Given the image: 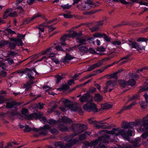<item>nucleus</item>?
Segmentation results:
<instances>
[{
  "label": "nucleus",
  "mask_w": 148,
  "mask_h": 148,
  "mask_svg": "<svg viewBox=\"0 0 148 148\" xmlns=\"http://www.w3.org/2000/svg\"><path fill=\"white\" fill-rule=\"evenodd\" d=\"M133 133V130H129L127 132H125L124 130L117 128L108 132V133L111 134L112 136H118L121 135L125 140H129L130 137L132 136Z\"/></svg>",
  "instance_id": "obj_1"
},
{
  "label": "nucleus",
  "mask_w": 148,
  "mask_h": 148,
  "mask_svg": "<svg viewBox=\"0 0 148 148\" xmlns=\"http://www.w3.org/2000/svg\"><path fill=\"white\" fill-rule=\"evenodd\" d=\"M92 100L87 103L83 106L84 109L88 112L92 111L94 112H97L98 111L97 105L92 102Z\"/></svg>",
  "instance_id": "obj_2"
},
{
  "label": "nucleus",
  "mask_w": 148,
  "mask_h": 148,
  "mask_svg": "<svg viewBox=\"0 0 148 148\" xmlns=\"http://www.w3.org/2000/svg\"><path fill=\"white\" fill-rule=\"evenodd\" d=\"M109 136L108 135H106L105 136H102L101 137L99 138L96 140H95L91 142L89 145L91 146H94L95 147L97 146L99 143L102 142L106 143V141L107 139L109 138V136Z\"/></svg>",
  "instance_id": "obj_3"
},
{
  "label": "nucleus",
  "mask_w": 148,
  "mask_h": 148,
  "mask_svg": "<svg viewBox=\"0 0 148 148\" xmlns=\"http://www.w3.org/2000/svg\"><path fill=\"white\" fill-rule=\"evenodd\" d=\"M67 84L63 83L62 84L60 87L57 88L56 89L60 92H66L67 90L70 88V86H71L72 84H74L75 82L73 79H70L67 81Z\"/></svg>",
  "instance_id": "obj_4"
},
{
  "label": "nucleus",
  "mask_w": 148,
  "mask_h": 148,
  "mask_svg": "<svg viewBox=\"0 0 148 148\" xmlns=\"http://www.w3.org/2000/svg\"><path fill=\"white\" fill-rule=\"evenodd\" d=\"M127 44L131 47V48L136 49L140 53L141 52H140V51H142L143 50H145V47H141L139 44L135 41H133L132 40H129Z\"/></svg>",
  "instance_id": "obj_5"
},
{
  "label": "nucleus",
  "mask_w": 148,
  "mask_h": 148,
  "mask_svg": "<svg viewBox=\"0 0 148 148\" xmlns=\"http://www.w3.org/2000/svg\"><path fill=\"white\" fill-rule=\"evenodd\" d=\"M39 118L40 121L45 123L46 121V118L44 116L40 117L39 118L38 116V115L37 114L34 113L31 114L28 116L26 117V119L28 120L33 119H37Z\"/></svg>",
  "instance_id": "obj_6"
},
{
  "label": "nucleus",
  "mask_w": 148,
  "mask_h": 148,
  "mask_svg": "<svg viewBox=\"0 0 148 148\" xmlns=\"http://www.w3.org/2000/svg\"><path fill=\"white\" fill-rule=\"evenodd\" d=\"M92 100V97L90 96L88 93H86L80 98V100L81 102H89L90 101Z\"/></svg>",
  "instance_id": "obj_7"
},
{
  "label": "nucleus",
  "mask_w": 148,
  "mask_h": 148,
  "mask_svg": "<svg viewBox=\"0 0 148 148\" xmlns=\"http://www.w3.org/2000/svg\"><path fill=\"white\" fill-rule=\"evenodd\" d=\"M89 123L90 124H92L94 125V126L97 129L100 128H106L107 126L102 124V121H99L97 122L96 121H90Z\"/></svg>",
  "instance_id": "obj_8"
},
{
  "label": "nucleus",
  "mask_w": 148,
  "mask_h": 148,
  "mask_svg": "<svg viewBox=\"0 0 148 148\" xmlns=\"http://www.w3.org/2000/svg\"><path fill=\"white\" fill-rule=\"evenodd\" d=\"M79 127L78 130L79 132H83L84 130H86L87 128L86 126L85 125H79L78 124H73L72 126V128L73 129L74 128H76Z\"/></svg>",
  "instance_id": "obj_9"
},
{
  "label": "nucleus",
  "mask_w": 148,
  "mask_h": 148,
  "mask_svg": "<svg viewBox=\"0 0 148 148\" xmlns=\"http://www.w3.org/2000/svg\"><path fill=\"white\" fill-rule=\"evenodd\" d=\"M41 16L40 14L39 13H38L34 15L31 18H28L25 19V23L26 24L28 23L33 21L35 18Z\"/></svg>",
  "instance_id": "obj_10"
},
{
  "label": "nucleus",
  "mask_w": 148,
  "mask_h": 148,
  "mask_svg": "<svg viewBox=\"0 0 148 148\" xmlns=\"http://www.w3.org/2000/svg\"><path fill=\"white\" fill-rule=\"evenodd\" d=\"M81 36H79L76 38V41L79 44V45L80 46L82 45H84L86 44V42L87 40L82 38Z\"/></svg>",
  "instance_id": "obj_11"
},
{
  "label": "nucleus",
  "mask_w": 148,
  "mask_h": 148,
  "mask_svg": "<svg viewBox=\"0 0 148 148\" xmlns=\"http://www.w3.org/2000/svg\"><path fill=\"white\" fill-rule=\"evenodd\" d=\"M69 38V35L64 34L60 38V44L62 45H68L66 44L65 41L67 39V38Z\"/></svg>",
  "instance_id": "obj_12"
},
{
  "label": "nucleus",
  "mask_w": 148,
  "mask_h": 148,
  "mask_svg": "<svg viewBox=\"0 0 148 148\" xmlns=\"http://www.w3.org/2000/svg\"><path fill=\"white\" fill-rule=\"evenodd\" d=\"M34 83L33 80H31L27 82L26 84H25L23 86V88L25 89V90L27 92L31 88V85Z\"/></svg>",
  "instance_id": "obj_13"
},
{
  "label": "nucleus",
  "mask_w": 148,
  "mask_h": 148,
  "mask_svg": "<svg viewBox=\"0 0 148 148\" xmlns=\"http://www.w3.org/2000/svg\"><path fill=\"white\" fill-rule=\"evenodd\" d=\"M68 34L69 35V38H74L75 37H76V38H77L79 36H82L81 33L79 32L77 33L74 31L72 32L71 33Z\"/></svg>",
  "instance_id": "obj_14"
},
{
  "label": "nucleus",
  "mask_w": 148,
  "mask_h": 148,
  "mask_svg": "<svg viewBox=\"0 0 148 148\" xmlns=\"http://www.w3.org/2000/svg\"><path fill=\"white\" fill-rule=\"evenodd\" d=\"M10 40L11 42H14L16 45L22 46L23 45L22 41L21 38H10Z\"/></svg>",
  "instance_id": "obj_15"
},
{
  "label": "nucleus",
  "mask_w": 148,
  "mask_h": 148,
  "mask_svg": "<svg viewBox=\"0 0 148 148\" xmlns=\"http://www.w3.org/2000/svg\"><path fill=\"white\" fill-rule=\"evenodd\" d=\"M79 52L80 54H84L88 52V48L85 46H80L78 48Z\"/></svg>",
  "instance_id": "obj_16"
},
{
  "label": "nucleus",
  "mask_w": 148,
  "mask_h": 148,
  "mask_svg": "<svg viewBox=\"0 0 148 148\" xmlns=\"http://www.w3.org/2000/svg\"><path fill=\"white\" fill-rule=\"evenodd\" d=\"M116 80H109L108 81L106 82V84H107V87H106L105 88V89L107 88V87H113L115 86L116 84Z\"/></svg>",
  "instance_id": "obj_17"
},
{
  "label": "nucleus",
  "mask_w": 148,
  "mask_h": 148,
  "mask_svg": "<svg viewBox=\"0 0 148 148\" xmlns=\"http://www.w3.org/2000/svg\"><path fill=\"white\" fill-rule=\"evenodd\" d=\"M74 58L72 57L69 53H66V56L64 57L63 59V62L64 63H68L69 62V61Z\"/></svg>",
  "instance_id": "obj_18"
},
{
  "label": "nucleus",
  "mask_w": 148,
  "mask_h": 148,
  "mask_svg": "<svg viewBox=\"0 0 148 148\" xmlns=\"http://www.w3.org/2000/svg\"><path fill=\"white\" fill-rule=\"evenodd\" d=\"M136 104V103L135 102L132 103L129 106H125L123 107L121 111L119 112L118 113L119 114H121L123 111L129 110L131 108L132 106H134Z\"/></svg>",
  "instance_id": "obj_19"
},
{
  "label": "nucleus",
  "mask_w": 148,
  "mask_h": 148,
  "mask_svg": "<svg viewBox=\"0 0 148 148\" xmlns=\"http://www.w3.org/2000/svg\"><path fill=\"white\" fill-rule=\"evenodd\" d=\"M127 84L128 86H134L136 84V81L133 79H130L129 80L127 81Z\"/></svg>",
  "instance_id": "obj_20"
},
{
  "label": "nucleus",
  "mask_w": 148,
  "mask_h": 148,
  "mask_svg": "<svg viewBox=\"0 0 148 148\" xmlns=\"http://www.w3.org/2000/svg\"><path fill=\"white\" fill-rule=\"evenodd\" d=\"M55 145L56 147H59L61 148H66L67 147L70 146L71 145L68 144L66 145H64L61 142H56L55 144Z\"/></svg>",
  "instance_id": "obj_21"
},
{
  "label": "nucleus",
  "mask_w": 148,
  "mask_h": 148,
  "mask_svg": "<svg viewBox=\"0 0 148 148\" xmlns=\"http://www.w3.org/2000/svg\"><path fill=\"white\" fill-rule=\"evenodd\" d=\"M113 106L112 103H108L102 105V106L103 109H108L112 108Z\"/></svg>",
  "instance_id": "obj_22"
},
{
  "label": "nucleus",
  "mask_w": 148,
  "mask_h": 148,
  "mask_svg": "<svg viewBox=\"0 0 148 148\" xmlns=\"http://www.w3.org/2000/svg\"><path fill=\"white\" fill-rule=\"evenodd\" d=\"M94 100L97 102H100L103 99V97L99 93L96 94L94 97Z\"/></svg>",
  "instance_id": "obj_23"
},
{
  "label": "nucleus",
  "mask_w": 148,
  "mask_h": 148,
  "mask_svg": "<svg viewBox=\"0 0 148 148\" xmlns=\"http://www.w3.org/2000/svg\"><path fill=\"white\" fill-rule=\"evenodd\" d=\"M65 47H68V46L67 45L63 46L62 45H58L55 47V49L58 51H65L64 50V48Z\"/></svg>",
  "instance_id": "obj_24"
},
{
  "label": "nucleus",
  "mask_w": 148,
  "mask_h": 148,
  "mask_svg": "<svg viewBox=\"0 0 148 148\" xmlns=\"http://www.w3.org/2000/svg\"><path fill=\"white\" fill-rule=\"evenodd\" d=\"M144 84H145V86L144 87H140V90H139L138 92H143L147 91L146 86L148 85V82H145L144 83Z\"/></svg>",
  "instance_id": "obj_25"
},
{
  "label": "nucleus",
  "mask_w": 148,
  "mask_h": 148,
  "mask_svg": "<svg viewBox=\"0 0 148 148\" xmlns=\"http://www.w3.org/2000/svg\"><path fill=\"white\" fill-rule=\"evenodd\" d=\"M141 128H139L137 129V131L139 132H140L144 130L143 129V128H145V130L147 131H148V124H144L143 126H141Z\"/></svg>",
  "instance_id": "obj_26"
},
{
  "label": "nucleus",
  "mask_w": 148,
  "mask_h": 148,
  "mask_svg": "<svg viewBox=\"0 0 148 148\" xmlns=\"http://www.w3.org/2000/svg\"><path fill=\"white\" fill-rule=\"evenodd\" d=\"M121 126L122 128L124 129L131 128L130 124L125 122H123Z\"/></svg>",
  "instance_id": "obj_27"
},
{
  "label": "nucleus",
  "mask_w": 148,
  "mask_h": 148,
  "mask_svg": "<svg viewBox=\"0 0 148 148\" xmlns=\"http://www.w3.org/2000/svg\"><path fill=\"white\" fill-rule=\"evenodd\" d=\"M100 27L98 26L96 24L94 27L90 28L91 32H94L95 31H99Z\"/></svg>",
  "instance_id": "obj_28"
},
{
  "label": "nucleus",
  "mask_w": 148,
  "mask_h": 148,
  "mask_svg": "<svg viewBox=\"0 0 148 148\" xmlns=\"http://www.w3.org/2000/svg\"><path fill=\"white\" fill-rule=\"evenodd\" d=\"M106 87H107V84L106 85L104 86L103 90H102V91L104 92H110L111 91V90L113 89L112 88H110V87H107V88H106L105 89V88Z\"/></svg>",
  "instance_id": "obj_29"
},
{
  "label": "nucleus",
  "mask_w": 148,
  "mask_h": 148,
  "mask_svg": "<svg viewBox=\"0 0 148 148\" xmlns=\"http://www.w3.org/2000/svg\"><path fill=\"white\" fill-rule=\"evenodd\" d=\"M119 83L120 86L123 88L125 87L127 85L126 82L124 80H119Z\"/></svg>",
  "instance_id": "obj_30"
},
{
  "label": "nucleus",
  "mask_w": 148,
  "mask_h": 148,
  "mask_svg": "<svg viewBox=\"0 0 148 148\" xmlns=\"http://www.w3.org/2000/svg\"><path fill=\"white\" fill-rule=\"evenodd\" d=\"M16 46V44L14 42H10L9 43V47L11 49H14Z\"/></svg>",
  "instance_id": "obj_31"
},
{
  "label": "nucleus",
  "mask_w": 148,
  "mask_h": 148,
  "mask_svg": "<svg viewBox=\"0 0 148 148\" xmlns=\"http://www.w3.org/2000/svg\"><path fill=\"white\" fill-rule=\"evenodd\" d=\"M90 5V4H88L86 3H85V10H88L90 9L91 7H93L95 6V5L93 6V5Z\"/></svg>",
  "instance_id": "obj_32"
},
{
  "label": "nucleus",
  "mask_w": 148,
  "mask_h": 148,
  "mask_svg": "<svg viewBox=\"0 0 148 148\" xmlns=\"http://www.w3.org/2000/svg\"><path fill=\"white\" fill-rule=\"evenodd\" d=\"M78 9L81 10H85V4L82 3L77 6Z\"/></svg>",
  "instance_id": "obj_33"
},
{
  "label": "nucleus",
  "mask_w": 148,
  "mask_h": 148,
  "mask_svg": "<svg viewBox=\"0 0 148 148\" xmlns=\"http://www.w3.org/2000/svg\"><path fill=\"white\" fill-rule=\"evenodd\" d=\"M62 120L63 121L66 123H69L71 121V120L66 117H64L62 118Z\"/></svg>",
  "instance_id": "obj_34"
},
{
  "label": "nucleus",
  "mask_w": 148,
  "mask_h": 148,
  "mask_svg": "<svg viewBox=\"0 0 148 148\" xmlns=\"http://www.w3.org/2000/svg\"><path fill=\"white\" fill-rule=\"evenodd\" d=\"M55 77L56 79V83L58 84L60 82V80L62 79V77L60 75H57L55 76Z\"/></svg>",
  "instance_id": "obj_35"
},
{
  "label": "nucleus",
  "mask_w": 148,
  "mask_h": 148,
  "mask_svg": "<svg viewBox=\"0 0 148 148\" xmlns=\"http://www.w3.org/2000/svg\"><path fill=\"white\" fill-rule=\"evenodd\" d=\"M103 33L99 32H96L93 34V36L95 38L101 37L103 36Z\"/></svg>",
  "instance_id": "obj_36"
},
{
  "label": "nucleus",
  "mask_w": 148,
  "mask_h": 148,
  "mask_svg": "<svg viewBox=\"0 0 148 148\" xmlns=\"http://www.w3.org/2000/svg\"><path fill=\"white\" fill-rule=\"evenodd\" d=\"M9 15L11 17H16L18 16V14L17 12L15 11L13 12L10 13Z\"/></svg>",
  "instance_id": "obj_37"
},
{
  "label": "nucleus",
  "mask_w": 148,
  "mask_h": 148,
  "mask_svg": "<svg viewBox=\"0 0 148 148\" xmlns=\"http://www.w3.org/2000/svg\"><path fill=\"white\" fill-rule=\"evenodd\" d=\"M104 20H100L96 22V25L99 27L100 26H102L103 24V22Z\"/></svg>",
  "instance_id": "obj_38"
},
{
  "label": "nucleus",
  "mask_w": 148,
  "mask_h": 148,
  "mask_svg": "<svg viewBox=\"0 0 148 148\" xmlns=\"http://www.w3.org/2000/svg\"><path fill=\"white\" fill-rule=\"evenodd\" d=\"M52 47H50V48H48L47 50L45 51H43L41 52V55H44L46 54L50 50L52 49Z\"/></svg>",
  "instance_id": "obj_39"
},
{
  "label": "nucleus",
  "mask_w": 148,
  "mask_h": 148,
  "mask_svg": "<svg viewBox=\"0 0 148 148\" xmlns=\"http://www.w3.org/2000/svg\"><path fill=\"white\" fill-rule=\"evenodd\" d=\"M97 51L100 52H104L105 51V49L103 47H97L96 49Z\"/></svg>",
  "instance_id": "obj_40"
},
{
  "label": "nucleus",
  "mask_w": 148,
  "mask_h": 148,
  "mask_svg": "<svg viewBox=\"0 0 148 148\" xmlns=\"http://www.w3.org/2000/svg\"><path fill=\"white\" fill-rule=\"evenodd\" d=\"M15 72L17 73H21V74H23L26 73V70L25 69L19 70L16 71Z\"/></svg>",
  "instance_id": "obj_41"
},
{
  "label": "nucleus",
  "mask_w": 148,
  "mask_h": 148,
  "mask_svg": "<svg viewBox=\"0 0 148 148\" xmlns=\"http://www.w3.org/2000/svg\"><path fill=\"white\" fill-rule=\"evenodd\" d=\"M61 7L63 8V10L64 9H69L71 7V5H69L68 4L65 5H61Z\"/></svg>",
  "instance_id": "obj_42"
},
{
  "label": "nucleus",
  "mask_w": 148,
  "mask_h": 148,
  "mask_svg": "<svg viewBox=\"0 0 148 148\" xmlns=\"http://www.w3.org/2000/svg\"><path fill=\"white\" fill-rule=\"evenodd\" d=\"M88 133L89 134H88V132H85L83 134L80 135L79 137V139L81 140L84 139L85 138V137L86 136L87 134L89 135L90 134V132H89Z\"/></svg>",
  "instance_id": "obj_43"
},
{
  "label": "nucleus",
  "mask_w": 148,
  "mask_h": 148,
  "mask_svg": "<svg viewBox=\"0 0 148 148\" xmlns=\"http://www.w3.org/2000/svg\"><path fill=\"white\" fill-rule=\"evenodd\" d=\"M1 47H2L3 46H5L8 43V41H4L1 40Z\"/></svg>",
  "instance_id": "obj_44"
},
{
  "label": "nucleus",
  "mask_w": 148,
  "mask_h": 148,
  "mask_svg": "<svg viewBox=\"0 0 148 148\" xmlns=\"http://www.w3.org/2000/svg\"><path fill=\"white\" fill-rule=\"evenodd\" d=\"M129 24V23L127 22H123L121 24H118L115 26L114 27V28H116L118 26H120L121 25H128Z\"/></svg>",
  "instance_id": "obj_45"
},
{
  "label": "nucleus",
  "mask_w": 148,
  "mask_h": 148,
  "mask_svg": "<svg viewBox=\"0 0 148 148\" xmlns=\"http://www.w3.org/2000/svg\"><path fill=\"white\" fill-rule=\"evenodd\" d=\"M95 68L99 67L102 64V62L101 61H99L98 63L93 64Z\"/></svg>",
  "instance_id": "obj_46"
},
{
  "label": "nucleus",
  "mask_w": 148,
  "mask_h": 148,
  "mask_svg": "<svg viewBox=\"0 0 148 148\" xmlns=\"http://www.w3.org/2000/svg\"><path fill=\"white\" fill-rule=\"evenodd\" d=\"M139 104L140 106L143 108H146L147 107V105L146 103L143 101H141L140 102Z\"/></svg>",
  "instance_id": "obj_47"
},
{
  "label": "nucleus",
  "mask_w": 148,
  "mask_h": 148,
  "mask_svg": "<svg viewBox=\"0 0 148 148\" xmlns=\"http://www.w3.org/2000/svg\"><path fill=\"white\" fill-rule=\"evenodd\" d=\"M112 44L115 45H119L121 44V42L118 41H114L112 42Z\"/></svg>",
  "instance_id": "obj_48"
},
{
  "label": "nucleus",
  "mask_w": 148,
  "mask_h": 148,
  "mask_svg": "<svg viewBox=\"0 0 148 148\" xmlns=\"http://www.w3.org/2000/svg\"><path fill=\"white\" fill-rule=\"evenodd\" d=\"M5 30L8 32V33L11 34H14L16 33L14 31H12L11 29L10 28L7 29H5Z\"/></svg>",
  "instance_id": "obj_49"
},
{
  "label": "nucleus",
  "mask_w": 148,
  "mask_h": 148,
  "mask_svg": "<svg viewBox=\"0 0 148 148\" xmlns=\"http://www.w3.org/2000/svg\"><path fill=\"white\" fill-rule=\"evenodd\" d=\"M88 51L90 53L93 54L97 53L96 52L95 50L92 48H90L89 49H88Z\"/></svg>",
  "instance_id": "obj_50"
},
{
  "label": "nucleus",
  "mask_w": 148,
  "mask_h": 148,
  "mask_svg": "<svg viewBox=\"0 0 148 148\" xmlns=\"http://www.w3.org/2000/svg\"><path fill=\"white\" fill-rule=\"evenodd\" d=\"M95 68L94 64L91 65L88 69L86 71H92V70L95 69Z\"/></svg>",
  "instance_id": "obj_51"
},
{
  "label": "nucleus",
  "mask_w": 148,
  "mask_h": 148,
  "mask_svg": "<svg viewBox=\"0 0 148 148\" xmlns=\"http://www.w3.org/2000/svg\"><path fill=\"white\" fill-rule=\"evenodd\" d=\"M6 60L8 61V63L10 64H13L14 63L13 60L10 58H7Z\"/></svg>",
  "instance_id": "obj_52"
},
{
  "label": "nucleus",
  "mask_w": 148,
  "mask_h": 148,
  "mask_svg": "<svg viewBox=\"0 0 148 148\" xmlns=\"http://www.w3.org/2000/svg\"><path fill=\"white\" fill-rule=\"evenodd\" d=\"M96 89L93 87H90L88 90V92H96Z\"/></svg>",
  "instance_id": "obj_53"
},
{
  "label": "nucleus",
  "mask_w": 148,
  "mask_h": 148,
  "mask_svg": "<svg viewBox=\"0 0 148 148\" xmlns=\"http://www.w3.org/2000/svg\"><path fill=\"white\" fill-rule=\"evenodd\" d=\"M147 39L145 38H143V37H140L137 40V42H140L141 41H146L147 40Z\"/></svg>",
  "instance_id": "obj_54"
},
{
  "label": "nucleus",
  "mask_w": 148,
  "mask_h": 148,
  "mask_svg": "<svg viewBox=\"0 0 148 148\" xmlns=\"http://www.w3.org/2000/svg\"><path fill=\"white\" fill-rule=\"evenodd\" d=\"M47 27L50 29V31H49V32H51V31L54 30L56 28V27H53L52 25H47Z\"/></svg>",
  "instance_id": "obj_55"
},
{
  "label": "nucleus",
  "mask_w": 148,
  "mask_h": 148,
  "mask_svg": "<svg viewBox=\"0 0 148 148\" xmlns=\"http://www.w3.org/2000/svg\"><path fill=\"white\" fill-rule=\"evenodd\" d=\"M13 104L12 103L7 102V103L6 107L11 108L13 107Z\"/></svg>",
  "instance_id": "obj_56"
},
{
  "label": "nucleus",
  "mask_w": 148,
  "mask_h": 148,
  "mask_svg": "<svg viewBox=\"0 0 148 148\" xmlns=\"http://www.w3.org/2000/svg\"><path fill=\"white\" fill-rule=\"evenodd\" d=\"M31 130V129L29 126L27 125L25 126L24 129V131L25 132H29Z\"/></svg>",
  "instance_id": "obj_57"
},
{
  "label": "nucleus",
  "mask_w": 148,
  "mask_h": 148,
  "mask_svg": "<svg viewBox=\"0 0 148 148\" xmlns=\"http://www.w3.org/2000/svg\"><path fill=\"white\" fill-rule=\"evenodd\" d=\"M116 75V73H114L110 75H107V76L109 77V78H114Z\"/></svg>",
  "instance_id": "obj_58"
},
{
  "label": "nucleus",
  "mask_w": 148,
  "mask_h": 148,
  "mask_svg": "<svg viewBox=\"0 0 148 148\" xmlns=\"http://www.w3.org/2000/svg\"><path fill=\"white\" fill-rule=\"evenodd\" d=\"M103 36L104 37V39L105 40L108 42L110 41V39L106 34L104 33H103Z\"/></svg>",
  "instance_id": "obj_59"
},
{
  "label": "nucleus",
  "mask_w": 148,
  "mask_h": 148,
  "mask_svg": "<svg viewBox=\"0 0 148 148\" xmlns=\"http://www.w3.org/2000/svg\"><path fill=\"white\" fill-rule=\"evenodd\" d=\"M0 66H1L3 69H5L6 68V65L5 63L0 62Z\"/></svg>",
  "instance_id": "obj_60"
},
{
  "label": "nucleus",
  "mask_w": 148,
  "mask_h": 148,
  "mask_svg": "<svg viewBox=\"0 0 148 148\" xmlns=\"http://www.w3.org/2000/svg\"><path fill=\"white\" fill-rule=\"evenodd\" d=\"M16 53L14 51H10L8 54V56L10 57L11 56H14L16 55Z\"/></svg>",
  "instance_id": "obj_61"
},
{
  "label": "nucleus",
  "mask_w": 148,
  "mask_h": 148,
  "mask_svg": "<svg viewBox=\"0 0 148 148\" xmlns=\"http://www.w3.org/2000/svg\"><path fill=\"white\" fill-rule=\"evenodd\" d=\"M36 28H38L40 31L42 32H44L45 29L43 27L40 26L39 25H38V27H37Z\"/></svg>",
  "instance_id": "obj_62"
},
{
  "label": "nucleus",
  "mask_w": 148,
  "mask_h": 148,
  "mask_svg": "<svg viewBox=\"0 0 148 148\" xmlns=\"http://www.w3.org/2000/svg\"><path fill=\"white\" fill-rule=\"evenodd\" d=\"M21 112L23 114L25 115L28 112V110L27 109L23 108Z\"/></svg>",
  "instance_id": "obj_63"
},
{
  "label": "nucleus",
  "mask_w": 148,
  "mask_h": 148,
  "mask_svg": "<svg viewBox=\"0 0 148 148\" xmlns=\"http://www.w3.org/2000/svg\"><path fill=\"white\" fill-rule=\"evenodd\" d=\"M7 75V72L6 71H2L0 74V76L4 77Z\"/></svg>",
  "instance_id": "obj_64"
}]
</instances>
